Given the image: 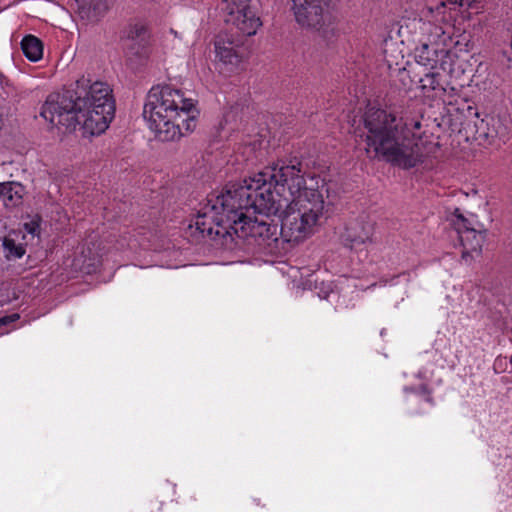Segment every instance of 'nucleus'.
Instances as JSON below:
<instances>
[{"label": "nucleus", "mask_w": 512, "mask_h": 512, "mask_svg": "<svg viewBox=\"0 0 512 512\" xmlns=\"http://www.w3.org/2000/svg\"><path fill=\"white\" fill-rule=\"evenodd\" d=\"M361 122L357 136L365 144L363 149L370 160L385 161L407 170L423 163L438 147L417 134L421 120L403 112L369 107Z\"/></svg>", "instance_id": "nucleus-1"}, {"label": "nucleus", "mask_w": 512, "mask_h": 512, "mask_svg": "<svg viewBox=\"0 0 512 512\" xmlns=\"http://www.w3.org/2000/svg\"><path fill=\"white\" fill-rule=\"evenodd\" d=\"M21 49L25 57L32 62H36L42 58L43 44L36 36H25L21 41Z\"/></svg>", "instance_id": "nucleus-18"}, {"label": "nucleus", "mask_w": 512, "mask_h": 512, "mask_svg": "<svg viewBox=\"0 0 512 512\" xmlns=\"http://www.w3.org/2000/svg\"><path fill=\"white\" fill-rule=\"evenodd\" d=\"M510 364H511V366H512V356L510 357Z\"/></svg>", "instance_id": "nucleus-27"}, {"label": "nucleus", "mask_w": 512, "mask_h": 512, "mask_svg": "<svg viewBox=\"0 0 512 512\" xmlns=\"http://www.w3.org/2000/svg\"><path fill=\"white\" fill-rule=\"evenodd\" d=\"M125 39L131 42L132 53L142 55L148 45L150 32L144 23H131L124 31Z\"/></svg>", "instance_id": "nucleus-15"}, {"label": "nucleus", "mask_w": 512, "mask_h": 512, "mask_svg": "<svg viewBox=\"0 0 512 512\" xmlns=\"http://www.w3.org/2000/svg\"><path fill=\"white\" fill-rule=\"evenodd\" d=\"M441 74L439 72H428L419 79L420 88L425 94L435 92L438 96L445 92V87L440 82Z\"/></svg>", "instance_id": "nucleus-19"}, {"label": "nucleus", "mask_w": 512, "mask_h": 512, "mask_svg": "<svg viewBox=\"0 0 512 512\" xmlns=\"http://www.w3.org/2000/svg\"><path fill=\"white\" fill-rule=\"evenodd\" d=\"M295 19L302 27L321 30L331 24L328 0H292Z\"/></svg>", "instance_id": "nucleus-10"}, {"label": "nucleus", "mask_w": 512, "mask_h": 512, "mask_svg": "<svg viewBox=\"0 0 512 512\" xmlns=\"http://www.w3.org/2000/svg\"><path fill=\"white\" fill-rule=\"evenodd\" d=\"M273 177L264 170L245 179L244 184L227 185L220 194L208 196L202 211L229 218L250 210L268 217L276 216L287 205L288 196L275 191Z\"/></svg>", "instance_id": "nucleus-3"}, {"label": "nucleus", "mask_w": 512, "mask_h": 512, "mask_svg": "<svg viewBox=\"0 0 512 512\" xmlns=\"http://www.w3.org/2000/svg\"><path fill=\"white\" fill-rule=\"evenodd\" d=\"M445 7V2L444 1H441L437 6H436V10L439 11L440 8H443Z\"/></svg>", "instance_id": "nucleus-25"}, {"label": "nucleus", "mask_w": 512, "mask_h": 512, "mask_svg": "<svg viewBox=\"0 0 512 512\" xmlns=\"http://www.w3.org/2000/svg\"><path fill=\"white\" fill-rule=\"evenodd\" d=\"M215 52L216 57L226 67L227 71L235 72L239 68L243 56L232 40L219 36L215 41Z\"/></svg>", "instance_id": "nucleus-12"}, {"label": "nucleus", "mask_w": 512, "mask_h": 512, "mask_svg": "<svg viewBox=\"0 0 512 512\" xmlns=\"http://www.w3.org/2000/svg\"><path fill=\"white\" fill-rule=\"evenodd\" d=\"M223 4L225 7L222 9L227 11L224 18L227 24L235 26L243 35L256 34L262 23L257 16L252 0H233L231 3L224 0Z\"/></svg>", "instance_id": "nucleus-9"}, {"label": "nucleus", "mask_w": 512, "mask_h": 512, "mask_svg": "<svg viewBox=\"0 0 512 512\" xmlns=\"http://www.w3.org/2000/svg\"><path fill=\"white\" fill-rule=\"evenodd\" d=\"M266 172L273 175V186L280 195L287 191L289 199H296L308 186L304 178L303 165L296 158L288 163L282 162L272 167H267Z\"/></svg>", "instance_id": "nucleus-6"}, {"label": "nucleus", "mask_w": 512, "mask_h": 512, "mask_svg": "<svg viewBox=\"0 0 512 512\" xmlns=\"http://www.w3.org/2000/svg\"><path fill=\"white\" fill-rule=\"evenodd\" d=\"M17 318H19V316L17 314H14L11 318L2 317V318H0V326L5 325L6 323L13 321L14 319H17Z\"/></svg>", "instance_id": "nucleus-24"}, {"label": "nucleus", "mask_w": 512, "mask_h": 512, "mask_svg": "<svg viewBox=\"0 0 512 512\" xmlns=\"http://www.w3.org/2000/svg\"><path fill=\"white\" fill-rule=\"evenodd\" d=\"M417 62L424 66L434 68L436 60L430 57V50L428 45H423L421 50L416 55Z\"/></svg>", "instance_id": "nucleus-21"}, {"label": "nucleus", "mask_w": 512, "mask_h": 512, "mask_svg": "<svg viewBox=\"0 0 512 512\" xmlns=\"http://www.w3.org/2000/svg\"><path fill=\"white\" fill-rule=\"evenodd\" d=\"M281 221L280 236L286 242H299L315 231L318 225L313 218H309L290 202L287 198V205L277 215Z\"/></svg>", "instance_id": "nucleus-7"}, {"label": "nucleus", "mask_w": 512, "mask_h": 512, "mask_svg": "<svg viewBox=\"0 0 512 512\" xmlns=\"http://www.w3.org/2000/svg\"><path fill=\"white\" fill-rule=\"evenodd\" d=\"M24 186L15 181L0 182V201L5 208L12 209L22 204Z\"/></svg>", "instance_id": "nucleus-17"}, {"label": "nucleus", "mask_w": 512, "mask_h": 512, "mask_svg": "<svg viewBox=\"0 0 512 512\" xmlns=\"http://www.w3.org/2000/svg\"><path fill=\"white\" fill-rule=\"evenodd\" d=\"M316 185V188L308 186L296 199L290 202L299 208L304 215L313 218L320 225L328 217L331 202L327 200L329 191L327 184L322 180L320 186L318 182H316Z\"/></svg>", "instance_id": "nucleus-8"}, {"label": "nucleus", "mask_w": 512, "mask_h": 512, "mask_svg": "<svg viewBox=\"0 0 512 512\" xmlns=\"http://www.w3.org/2000/svg\"><path fill=\"white\" fill-rule=\"evenodd\" d=\"M198 114L191 99L170 85L152 87L147 95L143 116L161 141H174L196 128Z\"/></svg>", "instance_id": "nucleus-4"}, {"label": "nucleus", "mask_w": 512, "mask_h": 512, "mask_svg": "<svg viewBox=\"0 0 512 512\" xmlns=\"http://www.w3.org/2000/svg\"><path fill=\"white\" fill-rule=\"evenodd\" d=\"M419 393L423 396H425V401L428 402L429 404H434V400H433V397L431 396V390L428 388L427 385L425 384H422L420 387H419Z\"/></svg>", "instance_id": "nucleus-23"}, {"label": "nucleus", "mask_w": 512, "mask_h": 512, "mask_svg": "<svg viewBox=\"0 0 512 512\" xmlns=\"http://www.w3.org/2000/svg\"><path fill=\"white\" fill-rule=\"evenodd\" d=\"M478 139L493 143L495 139L504 140L508 135V127L502 123L499 117L486 116L476 124Z\"/></svg>", "instance_id": "nucleus-13"}, {"label": "nucleus", "mask_w": 512, "mask_h": 512, "mask_svg": "<svg viewBox=\"0 0 512 512\" xmlns=\"http://www.w3.org/2000/svg\"><path fill=\"white\" fill-rule=\"evenodd\" d=\"M115 115L112 89L107 83L81 76L61 93L50 94L41 116L54 126L73 131L81 125L86 133L100 135Z\"/></svg>", "instance_id": "nucleus-2"}, {"label": "nucleus", "mask_w": 512, "mask_h": 512, "mask_svg": "<svg viewBox=\"0 0 512 512\" xmlns=\"http://www.w3.org/2000/svg\"><path fill=\"white\" fill-rule=\"evenodd\" d=\"M458 212L459 209H456L454 225L463 247L462 259L467 261L469 257L474 258L475 255H480L486 229L478 222H474Z\"/></svg>", "instance_id": "nucleus-11"}, {"label": "nucleus", "mask_w": 512, "mask_h": 512, "mask_svg": "<svg viewBox=\"0 0 512 512\" xmlns=\"http://www.w3.org/2000/svg\"><path fill=\"white\" fill-rule=\"evenodd\" d=\"M453 3H459V5H463V0H454Z\"/></svg>", "instance_id": "nucleus-26"}, {"label": "nucleus", "mask_w": 512, "mask_h": 512, "mask_svg": "<svg viewBox=\"0 0 512 512\" xmlns=\"http://www.w3.org/2000/svg\"><path fill=\"white\" fill-rule=\"evenodd\" d=\"M110 4V0H80L78 14L82 20L95 23L105 16Z\"/></svg>", "instance_id": "nucleus-16"}, {"label": "nucleus", "mask_w": 512, "mask_h": 512, "mask_svg": "<svg viewBox=\"0 0 512 512\" xmlns=\"http://www.w3.org/2000/svg\"><path fill=\"white\" fill-rule=\"evenodd\" d=\"M373 227L362 221L351 222L341 235V240L346 247L351 249L365 244L371 240Z\"/></svg>", "instance_id": "nucleus-14"}, {"label": "nucleus", "mask_w": 512, "mask_h": 512, "mask_svg": "<svg viewBox=\"0 0 512 512\" xmlns=\"http://www.w3.org/2000/svg\"><path fill=\"white\" fill-rule=\"evenodd\" d=\"M3 248L5 251V257L10 259H19L21 258L25 252L26 249L22 244H17L14 239L5 237L3 240Z\"/></svg>", "instance_id": "nucleus-20"}, {"label": "nucleus", "mask_w": 512, "mask_h": 512, "mask_svg": "<svg viewBox=\"0 0 512 512\" xmlns=\"http://www.w3.org/2000/svg\"><path fill=\"white\" fill-rule=\"evenodd\" d=\"M25 230L32 235H36L39 233L40 225L38 221L32 220L29 223H25Z\"/></svg>", "instance_id": "nucleus-22"}, {"label": "nucleus", "mask_w": 512, "mask_h": 512, "mask_svg": "<svg viewBox=\"0 0 512 512\" xmlns=\"http://www.w3.org/2000/svg\"><path fill=\"white\" fill-rule=\"evenodd\" d=\"M195 228L203 237H216L233 240L235 235L249 244L271 246L278 241L280 230L278 225L257 217L251 218L240 213L235 218L228 215H209L207 211H199L194 222Z\"/></svg>", "instance_id": "nucleus-5"}]
</instances>
